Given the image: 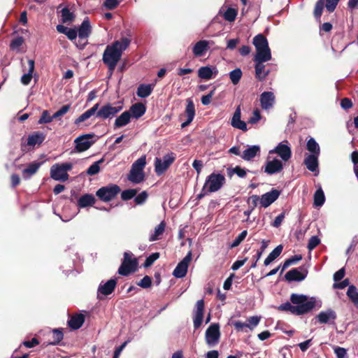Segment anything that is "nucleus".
<instances>
[{"label": "nucleus", "mask_w": 358, "mask_h": 358, "mask_svg": "<svg viewBox=\"0 0 358 358\" xmlns=\"http://www.w3.org/2000/svg\"><path fill=\"white\" fill-rule=\"evenodd\" d=\"M315 306L316 300L314 297L309 298L305 294L293 293L290 295V302L282 303L278 309L296 315H302L311 312Z\"/></svg>", "instance_id": "1"}, {"label": "nucleus", "mask_w": 358, "mask_h": 358, "mask_svg": "<svg viewBox=\"0 0 358 358\" xmlns=\"http://www.w3.org/2000/svg\"><path fill=\"white\" fill-rule=\"evenodd\" d=\"M130 43L129 38L123 37L106 46L102 60L103 64L108 66L110 76L113 73L117 63L121 59L123 51L129 47Z\"/></svg>", "instance_id": "2"}, {"label": "nucleus", "mask_w": 358, "mask_h": 358, "mask_svg": "<svg viewBox=\"0 0 358 358\" xmlns=\"http://www.w3.org/2000/svg\"><path fill=\"white\" fill-rule=\"evenodd\" d=\"M122 110V106H115L110 103H107L99 108V103H97L76 118L74 123L79 124L80 122L89 119L93 115H96V117L102 120L112 119Z\"/></svg>", "instance_id": "3"}, {"label": "nucleus", "mask_w": 358, "mask_h": 358, "mask_svg": "<svg viewBox=\"0 0 358 358\" xmlns=\"http://www.w3.org/2000/svg\"><path fill=\"white\" fill-rule=\"evenodd\" d=\"M131 252H125L122 264L118 268V273L123 276H127L138 270V262Z\"/></svg>", "instance_id": "4"}, {"label": "nucleus", "mask_w": 358, "mask_h": 358, "mask_svg": "<svg viewBox=\"0 0 358 358\" xmlns=\"http://www.w3.org/2000/svg\"><path fill=\"white\" fill-rule=\"evenodd\" d=\"M146 164L145 156L138 158L131 166L128 179L133 183H140L145 178L143 169Z\"/></svg>", "instance_id": "5"}, {"label": "nucleus", "mask_w": 358, "mask_h": 358, "mask_svg": "<svg viewBox=\"0 0 358 358\" xmlns=\"http://www.w3.org/2000/svg\"><path fill=\"white\" fill-rule=\"evenodd\" d=\"M252 43L256 49L254 57H271V51L268 46L267 38L262 34H259L253 38Z\"/></svg>", "instance_id": "6"}, {"label": "nucleus", "mask_w": 358, "mask_h": 358, "mask_svg": "<svg viewBox=\"0 0 358 358\" xmlns=\"http://www.w3.org/2000/svg\"><path fill=\"white\" fill-rule=\"evenodd\" d=\"M121 192L120 187L116 184H109L100 187L96 192V196L103 202H109L117 197Z\"/></svg>", "instance_id": "7"}, {"label": "nucleus", "mask_w": 358, "mask_h": 358, "mask_svg": "<svg viewBox=\"0 0 358 358\" xmlns=\"http://www.w3.org/2000/svg\"><path fill=\"white\" fill-rule=\"evenodd\" d=\"M225 183V178L220 173H213L209 175L203 187V191L208 187V192H215L220 189Z\"/></svg>", "instance_id": "8"}, {"label": "nucleus", "mask_w": 358, "mask_h": 358, "mask_svg": "<svg viewBox=\"0 0 358 358\" xmlns=\"http://www.w3.org/2000/svg\"><path fill=\"white\" fill-rule=\"evenodd\" d=\"M72 168L71 163L56 164L50 169L51 178L55 180L64 182L69 178L67 171L71 170Z\"/></svg>", "instance_id": "9"}, {"label": "nucleus", "mask_w": 358, "mask_h": 358, "mask_svg": "<svg viewBox=\"0 0 358 358\" xmlns=\"http://www.w3.org/2000/svg\"><path fill=\"white\" fill-rule=\"evenodd\" d=\"M340 0H317L315 3L313 15L316 20L320 21V17L322 15L324 7L325 6L329 13H333Z\"/></svg>", "instance_id": "10"}, {"label": "nucleus", "mask_w": 358, "mask_h": 358, "mask_svg": "<svg viewBox=\"0 0 358 358\" xmlns=\"http://www.w3.org/2000/svg\"><path fill=\"white\" fill-rule=\"evenodd\" d=\"M95 134L94 133L83 134L74 140L75 150L78 152L87 150L95 142Z\"/></svg>", "instance_id": "11"}, {"label": "nucleus", "mask_w": 358, "mask_h": 358, "mask_svg": "<svg viewBox=\"0 0 358 358\" xmlns=\"http://www.w3.org/2000/svg\"><path fill=\"white\" fill-rule=\"evenodd\" d=\"M176 155L173 152L168 153L162 159L155 158V171L157 176H161L169 168L174 162Z\"/></svg>", "instance_id": "12"}, {"label": "nucleus", "mask_w": 358, "mask_h": 358, "mask_svg": "<svg viewBox=\"0 0 358 358\" xmlns=\"http://www.w3.org/2000/svg\"><path fill=\"white\" fill-rule=\"evenodd\" d=\"M271 59V57H261L253 58V61L255 63V77L258 80L263 81L269 74L270 71L266 69V66L264 64V63Z\"/></svg>", "instance_id": "13"}, {"label": "nucleus", "mask_w": 358, "mask_h": 358, "mask_svg": "<svg viewBox=\"0 0 358 358\" xmlns=\"http://www.w3.org/2000/svg\"><path fill=\"white\" fill-rule=\"evenodd\" d=\"M220 338V325L218 323L211 324L206 331L205 339L208 345L214 346L219 343Z\"/></svg>", "instance_id": "14"}, {"label": "nucleus", "mask_w": 358, "mask_h": 358, "mask_svg": "<svg viewBox=\"0 0 358 358\" xmlns=\"http://www.w3.org/2000/svg\"><path fill=\"white\" fill-rule=\"evenodd\" d=\"M308 273V269L304 266H301L297 268H292L287 272L285 275V279L288 282H300L306 278Z\"/></svg>", "instance_id": "15"}, {"label": "nucleus", "mask_w": 358, "mask_h": 358, "mask_svg": "<svg viewBox=\"0 0 358 358\" xmlns=\"http://www.w3.org/2000/svg\"><path fill=\"white\" fill-rule=\"evenodd\" d=\"M192 260V253L189 252L188 254L180 261L175 269L173 270V275L177 278H182L185 277L187 272V268L190 261Z\"/></svg>", "instance_id": "16"}, {"label": "nucleus", "mask_w": 358, "mask_h": 358, "mask_svg": "<svg viewBox=\"0 0 358 358\" xmlns=\"http://www.w3.org/2000/svg\"><path fill=\"white\" fill-rule=\"evenodd\" d=\"M261 320L260 316H252L247 319V323H243L241 321H235L233 325L235 329L238 331H242L246 332L245 328H248L250 330H253L259 323Z\"/></svg>", "instance_id": "17"}, {"label": "nucleus", "mask_w": 358, "mask_h": 358, "mask_svg": "<svg viewBox=\"0 0 358 358\" xmlns=\"http://www.w3.org/2000/svg\"><path fill=\"white\" fill-rule=\"evenodd\" d=\"M117 285L116 279H110L103 284H100L97 289V299L99 300L103 299V296H108L112 294Z\"/></svg>", "instance_id": "18"}, {"label": "nucleus", "mask_w": 358, "mask_h": 358, "mask_svg": "<svg viewBox=\"0 0 358 358\" xmlns=\"http://www.w3.org/2000/svg\"><path fill=\"white\" fill-rule=\"evenodd\" d=\"M45 139V135L40 131L34 132L28 136L27 144L21 145V150L23 152L26 151V146H34L36 145H40Z\"/></svg>", "instance_id": "19"}, {"label": "nucleus", "mask_w": 358, "mask_h": 358, "mask_svg": "<svg viewBox=\"0 0 358 358\" xmlns=\"http://www.w3.org/2000/svg\"><path fill=\"white\" fill-rule=\"evenodd\" d=\"M280 194V191L276 189H272L271 191L262 195L260 198V205L264 208L268 207L275 200L278 199Z\"/></svg>", "instance_id": "20"}, {"label": "nucleus", "mask_w": 358, "mask_h": 358, "mask_svg": "<svg viewBox=\"0 0 358 358\" xmlns=\"http://www.w3.org/2000/svg\"><path fill=\"white\" fill-rule=\"evenodd\" d=\"M337 315L334 310L328 309L327 311L320 312L315 318L320 324H334V320L336 319Z\"/></svg>", "instance_id": "21"}, {"label": "nucleus", "mask_w": 358, "mask_h": 358, "mask_svg": "<svg viewBox=\"0 0 358 358\" xmlns=\"http://www.w3.org/2000/svg\"><path fill=\"white\" fill-rule=\"evenodd\" d=\"M196 310L194 317V327L195 329H199L203 320L204 301L203 299L199 300L196 304Z\"/></svg>", "instance_id": "22"}, {"label": "nucleus", "mask_w": 358, "mask_h": 358, "mask_svg": "<svg viewBox=\"0 0 358 358\" xmlns=\"http://www.w3.org/2000/svg\"><path fill=\"white\" fill-rule=\"evenodd\" d=\"M283 169L282 162L278 159L267 161L265 164L264 171L268 175H273L280 172Z\"/></svg>", "instance_id": "23"}, {"label": "nucleus", "mask_w": 358, "mask_h": 358, "mask_svg": "<svg viewBox=\"0 0 358 358\" xmlns=\"http://www.w3.org/2000/svg\"><path fill=\"white\" fill-rule=\"evenodd\" d=\"M241 106H238L235 110V112L234 113V115L231 119V126L234 128L241 129L243 131H245L248 130L247 124L244 121H242L241 120Z\"/></svg>", "instance_id": "24"}, {"label": "nucleus", "mask_w": 358, "mask_h": 358, "mask_svg": "<svg viewBox=\"0 0 358 358\" xmlns=\"http://www.w3.org/2000/svg\"><path fill=\"white\" fill-rule=\"evenodd\" d=\"M275 102L274 94L271 92H264L260 95V103L262 109L268 110L273 107Z\"/></svg>", "instance_id": "25"}, {"label": "nucleus", "mask_w": 358, "mask_h": 358, "mask_svg": "<svg viewBox=\"0 0 358 358\" xmlns=\"http://www.w3.org/2000/svg\"><path fill=\"white\" fill-rule=\"evenodd\" d=\"M210 42L206 40L199 41L192 48V52L195 57L203 56L209 49Z\"/></svg>", "instance_id": "26"}, {"label": "nucleus", "mask_w": 358, "mask_h": 358, "mask_svg": "<svg viewBox=\"0 0 358 358\" xmlns=\"http://www.w3.org/2000/svg\"><path fill=\"white\" fill-rule=\"evenodd\" d=\"M318 157L319 155H317L315 154H310L305 158L303 164L306 165V168L309 171L312 172L319 171Z\"/></svg>", "instance_id": "27"}, {"label": "nucleus", "mask_w": 358, "mask_h": 358, "mask_svg": "<svg viewBox=\"0 0 358 358\" xmlns=\"http://www.w3.org/2000/svg\"><path fill=\"white\" fill-rule=\"evenodd\" d=\"M77 31L80 39H86L90 36L92 33V27L87 18L83 21Z\"/></svg>", "instance_id": "28"}, {"label": "nucleus", "mask_w": 358, "mask_h": 358, "mask_svg": "<svg viewBox=\"0 0 358 358\" xmlns=\"http://www.w3.org/2000/svg\"><path fill=\"white\" fill-rule=\"evenodd\" d=\"M271 152L277 153L284 161H287L292 155L290 148L282 143H279L274 150L271 151Z\"/></svg>", "instance_id": "29"}, {"label": "nucleus", "mask_w": 358, "mask_h": 358, "mask_svg": "<svg viewBox=\"0 0 358 358\" xmlns=\"http://www.w3.org/2000/svg\"><path fill=\"white\" fill-rule=\"evenodd\" d=\"M84 322L85 315L82 313H76L72 315L68 321V325L71 329L76 330L82 327Z\"/></svg>", "instance_id": "30"}, {"label": "nucleus", "mask_w": 358, "mask_h": 358, "mask_svg": "<svg viewBox=\"0 0 358 358\" xmlns=\"http://www.w3.org/2000/svg\"><path fill=\"white\" fill-rule=\"evenodd\" d=\"M96 203V199L93 194H85L77 201V206L79 208L92 206Z\"/></svg>", "instance_id": "31"}, {"label": "nucleus", "mask_w": 358, "mask_h": 358, "mask_svg": "<svg viewBox=\"0 0 358 358\" xmlns=\"http://www.w3.org/2000/svg\"><path fill=\"white\" fill-rule=\"evenodd\" d=\"M217 73L215 67L201 66L198 70V76L201 79L209 80L215 77Z\"/></svg>", "instance_id": "32"}, {"label": "nucleus", "mask_w": 358, "mask_h": 358, "mask_svg": "<svg viewBox=\"0 0 358 358\" xmlns=\"http://www.w3.org/2000/svg\"><path fill=\"white\" fill-rule=\"evenodd\" d=\"M131 118V114L129 111L123 112L120 116H118L114 122L113 127L114 129L120 128L128 124Z\"/></svg>", "instance_id": "33"}, {"label": "nucleus", "mask_w": 358, "mask_h": 358, "mask_svg": "<svg viewBox=\"0 0 358 358\" xmlns=\"http://www.w3.org/2000/svg\"><path fill=\"white\" fill-rule=\"evenodd\" d=\"M260 154V147L259 145H252L245 150L241 157L245 161H250Z\"/></svg>", "instance_id": "34"}, {"label": "nucleus", "mask_w": 358, "mask_h": 358, "mask_svg": "<svg viewBox=\"0 0 358 358\" xmlns=\"http://www.w3.org/2000/svg\"><path fill=\"white\" fill-rule=\"evenodd\" d=\"M128 111H129L131 114V117L138 119L145 114L146 111V107L142 103H136L131 105Z\"/></svg>", "instance_id": "35"}, {"label": "nucleus", "mask_w": 358, "mask_h": 358, "mask_svg": "<svg viewBox=\"0 0 358 358\" xmlns=\"http://www.w3.org/2000/svg\"><path fill=\"white\" fill-rule=\"evenodd\" d=\"M42 162H34L29 164L26 169L22 171V176L24 178H29L34 174H35L40 166H41Z\"/></svg>", "instance_id": "36"}, {"label": "nucleus", "mask_w": 358, "mask_h": 358, "mask_svg": "<svg viewBox=\"0 0 358 358\" xmlns=\"http://www.w3.org/2000/svg\"><path fill=\"white\" fill-rule=\"evenodd\" d=\"M283 250L282 245H279L275 248L268 255L264 262V266H268L273 262L276 258H278L282 253Z\"/></svg>", "instance_id": "37"}, {"label": "nucleus", "mask_w": 358, "mask_h": 358, "mask_svg": "<svg viewBox=\"0 0 358 358\" xmlns=\"http://www.w3.org/2000/svg\"><path fill=\"white\" fill-rule=\"evenodd\" d=\"M346 294L353 305L358 308V291L354 285L348 287Z\"/></svg>", "instance_id": "38"}, {"label": "nucleus", "mask_w": 358, "mask_h": 358, "mask_svg": "<svg viewBox=\"0 0 358 358\" xmlns=\"http://www.w3.org/2000/svg\"><path fill=\"white\" fill-rule=\"evenodd\" d=\"M152 92V87L150 85L141 84L137 88V96L141 98L149 96Z\"/></svg>", "instance_id": "39"}, {"label": "nucleus", "mask_w": 358, "mask_h": 358, "mask_svg": "<svg viewBox=\"0 0 358 358\" xmlns=\"http://www.w3.org/2000/svg\"><path fill=\"white\" fill-rule=\"evenodd\" d=\"M166 227V223L164 221H162L159 224H158L155 229V233L151 235L149 238V241L152 242L159 239V236L163 234L164 232Z\"/></svg>", "instance_id": "40"}, {"label": "nucleus", "mask_w": 358, "mask_h": 358, "mask_svg": "<svg viewBox=\"0 0 358 358\" xmlns=\"http://www.w3.org/2000/svg\"><path fill=\"white\" fill-rule=\"evenodd\" d=\"M227 171L228 176L230 178L232 177L234 174H236L239 178H245L247 175L246 170L239 166H236L234 168H228Z\"/></svg>", "instance_id": "41"}, {"label": "nucleus", "mask_w": 358, "mask_h": 358, "mask_svg": "<svg viewBox=\"0 0 358 358\" xmlns=\"http://www.w3.org/2000/svg\"><path fill=\"white\" fill-rule=\"evenodd\" d=\"M306 149L311 152V154H315L320 155V149L318 143L315 141L313 138H310L306 144Z\"/></svg>", "instance_id": "42"}, {"label": "nucleus", "mask_w": 358, "mask_h": 358, "mask_svg": "<svg viewBox=\"0 0 358 358\" xmlns=\"http://www.w3.org/2000/svg\"><path fill=\"white\" fill-rule=\"evenodd\" d=\"M185 115L187 118L193 120L195 116V107L193 101L191 99H187V106L185 110Z\"/></svg>", "instance_id": "43"}, {"label": "nucleus", "mask_w": 358, "mask_h": 358, "mask_svg": "<svg viewBox=\"0 0 358 358\" xmlns=\"http://www.w3.org/2000/svg\"><path fill=\"white\" fill-rule=\"evenodd\" d=\"M62 21L63 23L71 22L73 21L75 15L71 13L69 8H64L61 10Z\"/></svg>", "instance_id": "44"}, {"label": "nucleus", "mask_w": 358, "mask_h": 358, "mask_svg": "<svg viewBox=\"0 0 358 358\" xmlns=\"http://www.w3.org/2000/svg\"><path fill=\"white\" fill-rule=\"evenodd\" d=\"M325 201L324 194L321 188L317 189L314 194V206H322Z\"/></svg>", "instance_id": "45"}, {"label": "nucleus", "mask_w": 358, "mask_h": 358, "mask_svg": "<svg viewBox=\"0 0 358 358\" xmlns=\"http://www.w3.org/2000/svg\"><path fill=\"white\" fill-rule=\"evenodd\" d=\"M242 71L239 68H236L229 73V78L234 85H237L242 77Z\"/></svg>", "instance_id": "46"}, {"label": "nucleus", "mask_w": 358, "mask_h": 358, "mask_svg": "<svg viewBox=\"0 0 358 358\" xmlns=\"http://www.w3.org/2000/svg\"><path fill=\"white\" fill-rule=\"evenodd\" d=\"M64 338V334L62 330L55 329L52 331V338L53 341L50 342V345H58Z\"/></svg>", "instance_id": "47"}, {"label": "nucleus", "mask_w": 358, "mask_h": 358, "mask_svg": "<svg viewBox=\"0 0 358 358\" xmlns=\"http://www.w3.org/2000/svg\"><path fill=\"white\" fill-rule=\"evenodd\" d=\"M301 259L302 256L301 255H296L286 259L282 265L281 273H282L287 268H288L292 264H294Z\"/></svg>", "instance_id": "48"}, {"label": "nucleus", "mask_w": 358, "mask_h": 358, "mask_svg": "<svg viewBox=\"0 0 358 358\" xmlns=\"http://www.w3.org/2000/svg\"><path fill=\"white\" fill-rule=\"evenodd\" d=\"M159 256H160L159 252H154V253L151 254L150 256H148L145 259V260L143 264V266L144 268L150 267L154 264V262L159 258Z\"/></svg>", "instance_id": "49"}, {"label": "nucleus", "mask_w": 358, "mask_h": 358, "mask_svg": "<svg viewBox=\"0 0 358 358\" xmlns=\"http://www.w3.org/2000/svg\"><path fill=\"white\" fill-rule=\"evenodd\" d=\"M103 159H101L97 162H94L87 170V174L89 176H94L100 171L99 164L103 162Z\"/></svg>", "instance_id": "50"}, {"label": "nucleus", "mask_w": 358, "mask_h": 358, "mask_svg": "<svg viewBox=\"0 0 358 358\" xmlns=\"http://www.w3.org/2000/svg\"><path fill=\"white\" fill-rule=\"evenodd\" d=\"M237 10L232 8H229L224 13V18L228 22H234L237 15Z\"/></svg>", "instance_id": "51"}, {"label": "nucleus", "mask_w": 358, "mask_h": 358, "mask_svg": "<svg viewBox=\"0 0 358 358\" xmlns=\"http://www.w3.org/2000/svg\"><path fill=\"white\" fill-rule=\"evenodd\" d=\"M137 189H129L122 192L121 193V199L123 201H128L134 198L137 194Z\"/></svg>", "instance_id": "52"}, {"label": "nucleus", "mask_w": 358, "mask_h": 358, "mask_svg": "<svg viewBox=\"0 0 358 358\" xmlns=\"http://www.w3.org/2000/svg\"><path fill=\"white\" fill-rule=\"evenodd\" d=\"M248 234L247 230H243L231 243L230 248H234L238 246L245 238Z\"/></svg>", "instance_id": "53"}, {"label": "nucleus", "mask_w": 358, "mask_h": 358, "mask_svg": "<svg viewBox=\"0 0 358 358\" xmlns=\"http://www.w3.org/2000/svg\"><path fill=\"white\" fill-rule=\"evenodd\" d=\"M52 115H50L48 110H45L42 112L41 116L40 119L38 121V123L41 124H46L50 123L53 120Z\"/></svg>", "instance_id": "54"}, {"label": "nucleus", "mask_w": 358, "mask_h": 358, "mask_svg": "<svg viewBox=\"0 0 358 358\" xmlns=\"http://www.w3.org/2000/svg\"><path fill=\"white\" fill-rule=\"evenodd\" d=\"M136 284L143 289L150 288L152 285V278L145 275L139 282H137Z\"/></svg>", "instance_id": "55"}, {"label": "nucleus", "mask_w": 358, "mask_h": 358, "mask_svg": "<svg viewBox=\"0 0 358 358\" xmlns=\"http://www.w3.org/2000/svg\"><path fill=\"white\" fill-rule=\"evenodd\" d=\"M24 40L22 36H17L13 39L10 44V48L12 50H15L20 48L24 43Z\"/></svg>", "instance_id": "56"}, {"label": "nucleus", "mask_w": 358, "mask_h": 358, "mask_svg": "<svg viewBox=\"0 0 358 358\" xmlns=\"http://www.w3.org/2000/svg\"><path fill=\"white\" fill-rule=\"evenodd\" d=\"M70 108H71V106L69 105V104L64 105L57 112H55L52 115V117L54 119H57V118H58L59 117L63 116L64 115H65L69 110Z\"/></svg>", "instance_id": "57"}, {"label": "nucleus", "mask_w": 358, "mask_h": 358, "mask_svg": "<svg viewBox=\"0 0 358 358\" xmlns=\"http://www.w3.org/2000/svg\"><path fill=\"white\" fill-rule=\"evenodd\" d=\"M320 243V240L317 236H313L308 243V249L312 250L315 249Z\"/></svg>", "instance_id": "58"}, {"label": "nucleus", "mask_w": 358, "mask_h": 358, "mask_svg": "<svg viewBox=\"0 0 358 358\" xmlns=\"http://www.w3.org/2000/svg\"><path fill=\"white\" fill-rule=\"evenodd\" d=\"M259 201L260 202V198L257 195H252L248 199L247 201L250 208H252V210H254L257 207Z\"/></svg>", "instance_id": "59"}, {"label": "nucleus", "mask_w": 358, "mask_h": 358, "mask_svg": "<svg viewBox=\"0 0 358 358\" xmlns=\"http://www.w3.org/2000/svg\"><path fill=\"white\" fill-rule=\"evenodd\" d=\"M148 196V193L143 191L135 197L134 201L137 205L143 204L146 201Z\"/></svg>", "instance_id": "60"}, {"label": "nucleus", "mask_w": 358, "mask_h": 358, "mask_svg": "<svg viewBox=\"0 0 358 358\" xmlns=\"http://www.w3.org/2000/svg\"><path fill=\"white\" fill-rule=\"evenodd\" d=\"M334 352L337 358H348L347 350L343 348L337 346L334 348Z\"/></svg>", "instance_id": "61"}, {"label": "nucleus", "mask_w": 358, "mask_h": 358, "mask_svg": "<svg viewBox=\"0 0 358 358\" xmlns=\"http://www.w3.org/2000/svg\"><path fill=\"white\" fill-rule=\"evenodd\" d=\"M261 114L258 109L254 110L252 116L250 117L248 120L249 124H256L261 119Z\"/></svg>", "instance_id": "62"}, {"label": "nucleus", "mask_w": 358, "mask_h": 358, "mask_svg": "<svg viewBox=\"0 0 358 358\" xmlns=\"http://www.w3.org/2000/svg\"><path fill=\"white\" fill-rule=\"evenodd\" d=\"M215 89L214 88L208 94L204 95L201 97V103L204 106L208 105L212 99L213 96L215 94Z\"/></svg>", "instance_id": "63"}, {"label": "nucleus", "mask_w": 358, "mask_h": 358, "mask_svg": "<svg viewBox=\"0 0 358 358\" xmlns=\"http://www.w3.org/2000/svg\"><path fill=\"white\" fill-rule=\"evenodd\" d=\"M345 274V268L343 267L334 274V280L335 282H339L344 278Z\"/></svg>", "instance_id": "64"}]
</instances>
